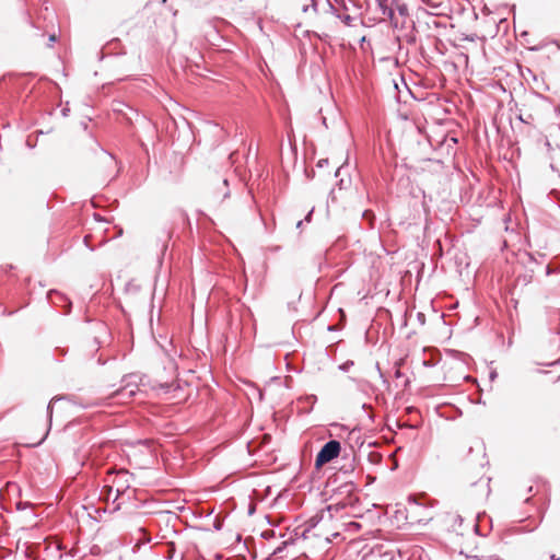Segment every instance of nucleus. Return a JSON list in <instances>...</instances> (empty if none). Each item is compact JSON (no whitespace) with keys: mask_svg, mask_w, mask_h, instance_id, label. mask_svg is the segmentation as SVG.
<instances>
[{"mask_svg":"<svg viewBox=\"0 0 560 560\" xmlns=\"http://www.w3.org/2000/svg\"><path fill=\"white\" fill-rule=\"evenodd\" d=\"M341 451V444L337 440H329L326 442L315 457V467L320 468L322 466L330 463L337 458Z\"/></svg>","mask_w":560,"mask_h":560,"instance_id":"nucleus-1","label":"nucleus"},{"mask_svg":"<svg viewBox=\"0 0 560 560\" xmlns=\"http://www.w3.org/2000/svg\"><path fill=\"white\" fill-rule=\"evenodd\" d=\"M122 386L112 394V397L131 399L139 390L140 376L138 374L125 375L121 380Z\"/></svg>","mask_w":560,"mask_h":560,"instance_id":"nucleus-2","label":"nucleus"},{"mask_svg":"<svg viewBox=\"0 0 560 560\" xmlns=\"http://www.w3.org/2000/svg\"><path fill=\"white\" fill-rule=\"evenodd\" d=\"M357 486L352 481L343 482L342 485L331 490V500L350 501V504L355 505L359 499L354 495Z\"/></svg>","mask_w":560,"mask_h":560,"instance_id":"nucleus-3","label":"nucleus"},{"mask_svg":"<svg viewBox=\"0 0 560 560\" xmlns=\"http://www.w3.org/2000/svg\"><path fill=\"white\" fill-rule=\"evenodd\" d=\"M131 478L132 475L126 469H120L115 472L112 486L115 488L116 495L113 503H115L130 488Z\"/></svg>","mask_w":560,"mask_h":560,"instance_id":"nucleus-4","label":"nucleus"},{"mask_svg":"<svg viewBox=\"0 0 560 560\" xmlns=\"http://www.w3.org/2000/svg\"><path fill=\"white\" fill-rule=\"evenodd\" d=\"M47 300L51 305L56 307H61L65 314H69L71 312V301L65 294L58 292L57 290H50L47 293Z\"/></svg>","mask_w":560,"mask_h":560,"instance_id":"nucleus-5","label":"nucleus"},{"mask_svg":"<svg viewBox=\"0 0 560 560\" xmlns=\"http://www.w3.org/2000/svg\"><path fill=\"white\" fill-rule=\"evenodd\" d=\"M378 9L383 15L387 16L394 27H398V20L395 16L394 5L388 4V0H377Z\"/></svg>","mask_w":560,"mask_h":560,"instance_id":"nucleus-6","label":"nucleus"},{"mask_svg":"<svg viewBox=\"0 0 560 560\" xmlns=\"http://www.w3.org/2000/svg\"><path fill=\"white\" fill-rule=\"evenodd\" d=\"M335 502L329 504L327 506V511L330 513V516L334 514H337L345 510L348 506H354L353 504H350V501H341V500H334Z\"/></svg>","mask_w":560,"mask_h":560,"instance_id":"nucleus-7","label":"nucleus"},{"mask_svg":"<svg viewBox=\"0 0 560 560\" xmlns=\"http://www.w3.org/2000/svg\"><path fill=\"white\" fill-rule=\"evenodd\" d=\"M62 399L70 400L69 396L62 395V396H55L47 406V417H48V431L51 428V421H52V404Z\"/></svg>","mask_w":560,"mask_h":560,"instance_id":"nucleus-8","label":"nucleus"},{"mask_svg":"<svg viewBox=\"0 0 560 560\" xmlns=\"http://www.w3.org/2000/svg\"><path fill=\"white\" fill-rule=\"evenodd\" d=\"M392 5H394V10L398 12L401 16L408 15V7L406 3L400 0H392Z\"/></svg>","mask_w":560,"mask_h":560,"instance_id":"nucleus-9","label":"nucleus"},{"mask_svg":"<svg viewBox=\"0 0 560 560\" xmlns=\"http://www.w3.org/2000/svg\"><path fill=\"white\" fill-rule=\"evenodd\" d=\"M113 491H114V486H112V485L104 486L101 491V498L108 501L110 499Z\"/></svg>","mask_w":560,"mask_h":560,"instance_id":"nucleus-10","label":"nucleus"},{"mask_svg":"<svg viewBox=\"0 0 560 560\" xmlns=\"http://www.w3.org/2000/svg\"><path fill=\"white\" fill-rule=\"evenodd\" d=\"M362 218L366 221H369L370 225L373 226L375 214L372 210H364L362 212Z\"/></svg>","mask_w":560,"mask_h":560,"instance_id":"nucleus-11","label":"nucleus"},{"mask_svg":"<svg viewBox=\"0 0 560 560\" xmlns=\"http://www.w3.org/2000/svg\"><path fill=\"white\" fill-rule=\"evenodd\" d=\"M354 365V362L352 360H348L340 364L338 369L342 372H348L352 366Z\"/></svg>","mask_w":560,"mask_h":560,"instance_id":"nucleus-12","label":"nucleus"},{"mask_svg":"<svg viewBox=\"0 0 560 560\" xmlns=\"http://www.w3.org/2000/svg\"><path fill=\"white\" fill-rule=\"evenodd\" d=\"M222 185H223V189H222V200H224L225 198H228L230 196V190H229V180L225 178L223 179L222 182Z\"/></svg>","mask_w":560,"mask_h":560,"instance_id":"nucleus-13","label":"nucleus"},{"mask_svg":"<svg viewBox=\"0 0 560 560\" xmlns=\"http://www.w3.org/2000/svg\"><path fill=\"white\" fill-rule=\"evenodd\" d=\"M336 18L341 20L346 25H350L353 20L352 16H350L349 14H336Z\"/></svg>","mask_w":560,"mask_h":560,"instance_id":"nucleus-14","label":"nucleus"},{"mask_svg":"<svg viewBox=\"0 0 560 560\" xmlns=\"http://www.w3.org/2000/svg\"><path fill=\"white\" fill-rule=\"evenodd\" d=\"M124 108H128L131 112H133L129 106H127L124 103H118L117 106L114 108V110L117 112V113H124Z\"/></svg>","mask_w":560,"mask_h":560,"instance_id":"nucleus-15","label":"nucleus"},{"mask_svg":"<svg viewBox=\"0 0 560 560\" xmlns=\"http://www.w3.org/2000/svg\"><path fill=\"white\" fill-rule=\"evenodd\" d=\"M80 406H81L82 408L86 409V408H92V407L101 406V402L96 400V401L89 402V404H85V405L80 404Z\"/></svg>","mask_w":560,"mask_h":560,"instance_id":"nucleus-16","label":"nucleus"},{"mask_svg":"<svg viewBox=\"0 0 560 560\" xmlns=\"http://www.w3.org/2000/svg\"><path fill=\"white\" fill-rule=\"evenodd\" d=\"M305 400L311 404V406L313 407V405L316 402L317 400V397L315 395H308L305 397Z\"/></svg>","mask_w":560,"mask_h":560,"instance_id":"nucleus-17","label":"nucleus"},{"mask_svg":"<svg viewBox=\"0 0 560 560\" xmlns=\"http://www.w3.org/2000/svg\"><path fill=\"white\" fill-rule=\"evenodd\" d=\"M139 532L144 536V542H149L151 540L150 535L143 528H140Z\"/></svg>","mask_w":560,"mask_h":560,"instance_id":"nucleus-18","label":"nucleus"},{"mask_svg":"<svg viewBox=\"0 0 560 560\" xmlns=\"http://www.w3.org/2000/svg\"><path fill=\"white\" fill-rule=\"evenodd\" d=\"M376 368H377V371H378V373H380L381 378H383V383H384V384H386V385L388 386V385H389V383H388V381L384 377V375H383V373H382V371H381V369H380L378 363L376 364Z\"/></svg>","mask_w":560,"mask_h":560,"instance_id":"nucleus-19","label":"nucleus"},{"mask_svg":"<svg viewBox=\"0 0 560 560\" xmlns=\"http://www.w3.org/2000/svg\"><path fill=\"white\" fill-rule=\"evenodd\" d=\"M328 7H329V12L331 14H334L335 16H336V14H339L337 9L330 2H328Z\"/></svg>","mask_w":560,"mask_h":560,"instance_id":"nucleus-20","label":"nucleus"},{"mask_svg":"<svg viewBox=\"0 0 560 560\" xmlns=\"http://www.w3.org/2000/svg\"><path fill=\"white\" fill-rule=\"evenodd\" d=\"M328 164V160L327 159H320L317 163V166L318 167H324L325 165Z\"/></svg>","mask_w":560,"mask_h":560,"instance_id":"nucleus-21","label":"nucleus"},{"mask_svg":"<svg viewBox=\"0 0 560 560\" xmlns=\"http://www.w3.org/2000/svg\"><path fill=\"white\" fill-rule=\"evenodd\" d=\"M394 376H395V378H400V377H404L405 375L399 369H397L394 373Z\"/></svg>","mask_w":560,"mask_h":560,"instance_id":"nucleus-22","label":"nucleus"},{"mask_svg":"<svg viewBox=\"0 0 560 560\" xmlns=\"http://www.w3.org/2000/svg\"><path fill=\"white\" fill-rule=\"evenodd\" d=\"M417 317H418V319H419L422 324H424L425 316H424V314H423V313H418Z\"/></svg>","mask_w":560,"mask_h":560,"instance_id":"nucleus-23","label":"nucleus"},{"mask_svg":"<svg viewBox=\"0 0 560 560\" xmlns=\"http://www.w3.org/2000/svg\"><path fill=\"white\" fill-rule=\"evenodd\" d=\"M553 272H555V270L551 268V266H550V265H548V266L546 267V275H548V276H549V275H551V273H553Z\"/></svg>","mask_w":560,"mask_h":560,"instance_id":"nucleus-24","label":"nucleus"},{"mask_svg":"<svg viewBox=\"0 0 560 560\" xmlns=\"http://www.w3.org/2000/svg\"><path fill=\"white\" fill-rule=\"evenodd\" d=\"M26 145L31 149H33L35 147V143L31 142V138L28 137L27 140H26Z\"/></svg>","mask_w":560,"mask_h":560,"instance_id":"nucleus-25","label":"nucleus"},{"mask_svg":"<svg viewBox=\"0 0 560 560\" xmlns=\"http://www.w3.org/2000/svg\"><path fill=\"white\" fill-rule=\"evenodd\" d=\"M312 214H313V209L306 214L305 217V221L310 222L311 221V218H312Z\"/></svg>","mask_w":560,"mask_h":560,"instance_id":"nucleus-26","label":"nucleus"},{"mask_svg":"<svg viewBox=\"0 0 560 560\" xmlns=\"http://www.w3.org/2000/svg\"><path fill=\"white\" fill-rule=\"evenodd\" d=\"M472 558L476 559V560H489V557L474 556Z\"/></svg>","mask_w":560,"mask_h":560,"instance_id":"nucleus-27","label":"nucleus"},{"mask_svg":"<svg viewBox=\"0 0 560 560\" xmlns=\"http://www.w3.org/2000/svg\"><path fill=\"white\" fill-rule=\"evenodd\" d=\"M489 560H504L498 556H489Z\"/></svg>","mask_w":560,"mask_h":560,"instance_id":"nucleus-28","label":"nucleus"},{"mask_svg":"<svg viewBox=\"0 0 560 560\" xmlns=\"http://www.w3.org/2000/svg\"><path fill=\"white\" fill-rule=\"evenodd\" d=\"M312 1H313V3H312V8H313V10L316 12V11H317V4H316V2H315L314 0H312Z\"/></svg>","mask_w":560,"mask_h":560,"instance_id":"nucleus-29","label":"nucleus"},{"mask_svg":"<svg viewBox=\"0 0 560 560\" xmlns=\"http://www.w3.org/2000/svg\"><path fill=\"white\" fill-rule=\"evenodd\" d=\"M495 377H497V372H494V371H493V372H491V373H490V378H491V380H494Z\"/></svg>","mask_w":560,"mask_h":560,"instance_id":"nucleus-30","label":"nucleus"},{"mask_svg":"<svg viewBox=\"0 0 560 560\" xmlns=\"http://www.w3.org/2000/svg\"><path fill=\"white\" fill-rule=\"evenodd\" d=\"M302 224H303V220H300V221L296 223V228H298V229H299V228H301V226H302Z\"/></svg>","mask_w":560,"mask_h":560,"instance_id":"nucleus-31","label":"nucleus"},{"mask_svg":"<svg viewBox=\"0 0 560 560\" xmlns=\"http://www.w3.org/2000/svg\"><path fill=\"white\" fill-rule=\"evenodd\" d=\"M89 238H90V236H89V235H85V236H84V243H85V245H86V246H89V245H88V241H89Z\"/></svg>","mask_w":560,"mask_h":560,"instance_id":"nucleus-32","label":"nucleus"},{"mask_svg":"<svg viewBox=\"0 0 560 560\" xmlns=\"http://www.w3.org/2000/svg\"><path fill=\"white\" fill-rule=\"evenodd\" d=\"M559 559V557H557L556 555H550V560H557Z\"/></svg>","mask_w":560,"mask_h":560,"instance_id":"nucleus-33","label":"nucleus"},{"mask_svg":"<svg viewBox=\"0 0 560 560\" xmlns=\"http://www.w3.org/2000/svg\"><path fill=\"white\" fill-rule=\"evenodd\" d=\"M456 521H458L459 523H462V522H463V517H462V516H459V515H457V516H456Z\"/></svg>","mask_w":560,"mask_h":560,"instance_id":"nucleus-34","label":"nucleus"},{"mask_svg":"<svg viewBox=\"0 0 560 560\" xmlns=\"http://www.w3.org/2000/svg\"><path fill=\"white\" fill-rule=\"evenodd\" d=\"M49 40H50V42H55V40H56V36H55V35H51V36L49 37Z\"/></svg>","mask_w":560,"mask_h":560,"instance_id":"nucleus-35","label":"nucleus"},{"mask_svg":"<svg viewBox=\"0 0 560 560\" xmlns=\"http://www.w3.org/2000/svg\"><path fill=\"white\" fill-rule=\"evenodd\" d=\"M109 160H110L113 163H115V164L117 163V162L114 160L113 155H110V154H109Z\"/></svg>","mask_w":560,"mask_h":560,"instance_id":"nucleus-36","label":"nucleus"},{"mask_svg":"<svg viewBox=\"0 0 560 560\" xmlns=\"http://www.w3.org/2000/svg\"><path fill=\"white\" fill-rule=\"evenodd\" d=\"M307 10H308V7H307V5H305V7L303 8V11H304V12H307Z\"/></svg>","mask_w":560,"mask_h":560,"instance_id":"nucleus-37","label":"nucleus"},{"mask_svg":"<svg viewBox=\"0 0 560 560\" xmlns=\"http://www.w3.org/2000/svg\"><path fill=\"white\" fill-rule=\"evenodd\" d=\"M339 172H340V168H338L335 173V176H338L339 175Z\"/></svg>","mask_w":560,"mask_h":560,"instance_id":"nucleus-38","label":"nucleus"},{"mask_svg":"<svg viewBox=\"0 0 560 560\" xmlns=\"http://www.w3.org/2000/svg\"><path fill=\"white\" fill-rule=\"evenodd\" d=\"M520 120H522L523 122H527V120L523 119L522 116H520Z\"/></svg>","mask_w":560,"mask_h":560,"instance_id":"nucleus-39","label":"nucleus"},{"mask_svg":"<svg viewBox=\"0 0 560 560\" xmlns=\"http://www.w3.org/2000/svg\"><path fill=\"white\" fill-rule=\"evenodd\" d=\"M408 384H409V381H408V380H406V381H405V385H404V386L406 387Z\"/></svg>","mask_w":560,"mask_h":560,"instance_id":"nucleus-40","label":"nucleus"},{"mask_svg":"<svg viewBox=\"0 0 560 560\" xmlns=\"http://www.w3.org/2000/svg\"><path fill=\"white\" fill-rule=\"evenodd\" d=\"M279 248H280L279 246H276V247L273 248V252H277Z\"/></svg>","mask_w":560,"mask_h":560,"instance_id":"nucleus-41","label":"nucleus"},{"mask_svg":"<svg viewBox=\"0 0 560 560\" xmlns=\"http://www.w3.org/2000/svg\"><path fill=\"white\" fill-rule=\"evenodd\" d=\"M118 509H120V504H117V505L115 506V510H118Z\"/></svg>","mask_w":560,"mask_h":560,"instance_id":"nucleus-42","label":"nucleus"},{"mask_svg":"<svg viewBox=\"0 0 560 560\" xmlns=\"http://www.w3.org/2000/svg\"><path fill=\"white\" fill-rule=\"evenodd\" d=\"M557 560H560V558H559V559H557Z\"/></svg>","mask_w":560,"mask_h":560,"instance_id":"nucleus-43","label":"nucleus"}]
</instances>
